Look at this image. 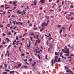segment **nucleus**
<instances>
[{"instance_id":"13","label":"nucleus","mask_w":74,"mask_h":74,"mask_svg":"<svg viewBox=\"0 0 74 74\" xmlns=\"http://www.w3.org/2000/svg\"><path fill=\"white\" fill-rule=\"evenodd\" d=\"M59 53V52H58V53H57V52H55V55H58Z\"/></svg>"},{"instance_id":"57","label":"nucleus","mask_w":74,"mask_h":74,"mask_svg":"<svg viewBox=\"0 0 74 74\" xmlns=\"http://www.w3.org/2000/svg\"><path fill=\"white\" fill-rule=\"evenodd\" d=\"M44 37V35H43V36H42V38H41V39H42H42H43V37Z\"/></svg>"},{"instance_id":"41","label":"nucleus","mask_w":74,"mask_h":74,"mask_svg":"<svg viewBox=\"0 0 74 74\" xmlns=\"http://www.w3.org/2000/svg\"><path fill=\"white\" fill-rule=\"evenodd\" d=\"M24 62H27V59H26L23 60Z\"/></svg>"},{"instance_id":"31","label":"nucleus","mask_w":74,"mask_h":74,"mask_svg":"<svg viewBox=\"0 0 74 74\" xmlns=\"http://www.w3.org/2000/svg\"><path fill=\"white\" fill-rule=\"evenodd\" d=\"M62 29L60 30V31L59 32L60 34H61V33H62Z\"/></svg>"},{"instance_id":"51","label":"nucleus","mask_w":74,"mask_h":74,"mask_svg":"<svg viewBox=\"0 0 74 74\" xmlns=\"http://www.w3.org/2000/svg\"><path fill=\"white\" fill-rule=\"evenodd\" d=\"M24 67L25 69H26V68H27V66H24Z\"/></svg>"},{"instance_id":"25","label":"nucleus","mask_w":74,"mask_h":74,"mask_svg":"<svg viewBox=\"0 0 74 74\" xmlns=\"http://www.w3.org/2000/svg\"><path fill=\"white\" fill-rule=\"evenodd\" d=\"M18 67H20V66H21V64H18Z\"/></svg>"},{"instance_id":"8","label":"nucleus","mask_w":74,"mask_h":74,"mask_svg":"<svg viewBox=\"0 0 74 74\" xmlns=\"http://www.w3.org/2000/svg\"><path fill=\"white\" fill-rule=\"evenodd\" d=\"M53 44H51L50 45L49 47L50 48H52L53 47Z\"/></svg>"},{"instance_id":"38","label":"nucleus","mask_w":74,"mask_h":74,"mask_svg":"<svg viewBox=\"0 0 74 74\" xmlns=\"http://www.w3.org/2000/svg\"><path fill=\"white\" fill-rule=\"evenodd\" d=\"M45 36H46V37H49V38H50V37H49V36H48V35L45 34Z\"/></svg>"},{"instance_id":"64","label":"nucleus","mask_w":74,"mask_h":74,"mask_svg":"<svg viewBox=\"0 0 74 74\" xmlns=\"http://www.w3.org/2000/svg\"><path fill=\"white\" fill-rule=\"evenodd\" d=\"M65 69H66V70H67V67L66 66H65Z\"/></svg>"},{"instance_id":"50","label":"nucleus","mask_w":74,"mask_h":74,"mask_svg":"<svg viewBox=\"0 0 74 74\" xmlns=\"http://www.w3.org/2000/svg\"><path fill=\"white\" fill-rule=\"evenodd\" d=\"M48 56H47V55H46L45 56V59H47V57Z\"/></svg>"},{"instance_id":"48","label":"nucleus","mask_w":74,"mask_h":74,"mask_svg":"<svg viewBox=\"0 0 74 74\" xmlns=\"http://www.w3.org/2000/svg\"><path fill=\"white\" fill-rule=\"evenodd\" d=\"M50 49H51V48L50 47L48 49V51H49H49H50Z\"/></svg>"},{"instance_id":"32","label":"nucleus","mask_w":74,"mask_h":74,"mask_svg":"<svg viewBox=\"0 0 74 74\" xmlns=\"http://www.w3.org/2000/svg\"><path fill=\"white\" fill-rule=\"evenodd\" d=\"M5 43H6L5 42H4V41L3 40V42H2L3 44H5Z\"/></svg>"},{"instance_id":"33","label":"nucleus","mask_w":74,"mask_h":74,"mask_svg":"<svg viewBox=\"0 0 74 74\" xmlns=\"http://www.w3.org/2000/svg\"><path fill=\"white\" fill-rule=\"evenodd\" d=\"M11 47V45H10L9 46H8V47L7 48V49L9 48V47Z\"/></svg>"},{"instance_id":"60","label":"nucleus","mask_w":74,"mask_h":74,"mask_svg":"<svg viewBox=\"0 0 74 74\" xmlns=\"http://www.w3.org/2000/svg\"><path fill=\"white\" fill-rule=\"evenodd\" d=\"M70 7H71V8H73V5H71L70 6Z\"/></svg>"},{"instance_id":"46","label":"nucleus","mask_w":74,"mask_h":74,"mask_svg":"<svg viewBox=\"0 0 74 74\" xmlns=\"http://www.w3.org/2000/svg\"><path fill=\"white\" fill-rule=\"evenodd\" d=\"M10 8L9 7H5V9H8V8Z\"/></svg>"},{"instance_id":"3","label":"nucleus","mask_w":74,"mask_h":74,"mask_svg":"<svg viewBox=\"0 0 74 74\" xmlns=\"http://www.w3.org/2000/svg\"><path fill=\"white\" fill-rule=\"evenodd\" d=\"M61 62V60H60V58H59L58 59V60H57V61H56V62H58V63H59V62Z\"/></svg>"},{"instance_id":"18","label":"nucleus","mask_w":74,"mask_h":74,"mask_svg":"<svg viewBox=\"0 0 74 74\" xmlns=\"http://www.w3.org/2000/svg\"><path fill=\"white\" fill-rule=\"evenodd\" d=\"M65 53H70V51H69V50H67L66 51H65Z\"/></svg>"},{"instance_id":"47","label":"nucleus","mask_w":74,"mask_h":74,"mask_svg":"<svg viewBox=\"0 0 74 74\" xmlns=\"http://www.w3.org/2000/svg\"><path fill=\"white\" fill-rule=\"evenodd\" d=\"M21 55L22 56H24V55H25V54H24V53H22L21 54Z\"/></svg>"},{"instance_id":"40","label":"nucleus","mask_w":74,"mask_h":74,"mask_svg":"<svg viewBox=\"0 0 74 74\" xmlns=\"http://www.w3.org/2000/svg\"><path fill=\"white\" fill-rule=\"evenodd\" d=\"M1 25V24H0V27H3V26Z\"/></svg>"},{"instance_id":"22","label":"nucleus","mask_w":74,"mask_h":74,"mask_svg":"<svg viewBox=\"0 0 74 74\" xmlns=\"http://www.w3.org/2000/svg\"><path fill=\"white\" fill-rule=\"evenodd\" d=\"M30 34L31 35V36H33L34 35V34L32 32H31Z\"/></svg>"},{"instance_id":"56","label":"nucleus","mask_w":74,"mask_h":74,"mask_svg":"<svg viewBox=\"0 0 74 74\" xmlns=\"http://www.w3.org/2000/svg\"><path fill=\"white\" fill-rule=\"evenodd\" d=\"M71 56H74V55L73 54H71Z\"/></svg>"},{"instance_id":"2","label":"nucleus","mask_w":74,"mask_h":74,"mask_svg":"<svg viewBox=\"0 0 74 74\" xmlns=\"http://www.w3.org/2000/svg\"><path fill=\"white\" fill-rule=\"evenodd\" d=\"M28 44H27V47L28 48V49H29L30 48H29V47H30V42H29Z\"/></svg>"},{"instance_id":"27","label":"nucleus","mask_w":74,"mask_h":74,"mask_svg":"<svg viewBox=\"0 0 74 74\" xmlns=\"http://www.w3.org/2000/svg\"><path fill=\"white\" fill-rule=\"evenodd\" d=\"M44 29V28L43 27V28H42L40 30V32H41V31H42Z\"/></svg>"},{"instance_id":"28","label":"nucleus","mask_w":74,"mask_h":74,"mask_svg":"<svg viewBox=\"0 0 74 74\" xmlns=\"http://www.w3.org/2000/svg\"><path fill=\"white\" fill-rule=\"evenodd\" d=\"M23 12L24 13V15H26V12L24 11V10H23Z\"/></svg>"},{"instance_id":"26","label":"nucleus","mask_w":74,"mask_h":74,"mask_svg":"<svg viewBox=\"0 0 74 74\" xmlns=\"http://www.w3.org/2000/svg\"><path fill=\"white\" fill-rule=\"evenodd\" d=\"M21 46H20V47H19V50H20V52H22V50L21 49Z\"/></svg>"},{"instance_id":"17","label":"nucleus","mask_w":74,"mask_h":74,"mask_svg":"<svg viewBox=\"0 0 74 74\" xmlns=\"http://www.w3.org/2000/svg\"><path fill=\"white\" fill-rule=\"evenodd\" d=\"M17 3H18L17 1H15L13 3V5H14V4H15Z\"/></svg>"},{"instance_id":"39","label":"nucleus","mask_w":74,"mask_h":74,"mask_svg":"<svg viewBox=\"0 0 74 74\" xmlns=\"http://www.w3.org/2000/svg\"><path fill=\"white\" fill-rule=\"evenodd\" d=\"M10 24H7V27H10Z\"/></svg>"},{"instance_id":"52","label":"nucleus","mask_w":74,"mask_h":74,"mask_svg":"<svg viewBox=\"0 0 74 74\" xmlns=\"http://www.w3.org/2000/svg\"><path fill=\"white\" fill-rule=\"evenodd\" d=\"M62 55H63V53L61 52L60 54V56H61Z\"/></svg>"},{"instance_id":"11","label":"nucleus","mask_w":74,"mask_h":74,"mask_svg":"<svg viewBox=\"0 0 74 74\" xmlns=\"http://www.w3.org/2000/svg\"><path fill=\"white\" fill-rule=\"evenodd\" d=\"M19 11H20V10H19L17 11V14H20L22 13V12H19Z\"/></svg>"},{"instance_id":"1","label":"nucleus","mask_w":74,"mask_h":74,"mask_svg":"<svg viewBox=\"0 0 74 74\" xmlns=\"http://www.w3.org/2000/svg\"><path fill=\"white\" fill-rule=\"evenodd\" d=\"M58 56H56L55 57V59H54V62H53V59H52V60H51V63L52 64V66H53V64H55L56 63V61H57V59H58Z\"/></svg>"},{"instance_id":"16","label":"nucleus","mask_w":74,"mask_h":74,"mask_svg":"<svg viewBox=\"0 0 74 74\" xmlns=\"http://www.w3.org/2000/svg\"><path fill=\"white\" fill-rule=\"evenodd\" d=\"M37 57H38V58L39 59H41V57H40V55H39V54H38L37 55Z\"/></svg>"},{"instance_id":"53","label":"nucleus","mask_w":74,"mask_h":74,"mask_svg":"<svg viewBox=\"0 0 74 74\" xmlns=\"http://www.w3.org/2000/svg\"><path fill=\"white\" fill-rule=\"evenodd\" d=\"M16 25H18V22H17V21L16 22Z\"/></svg>"},{"instance_id":"21","label":"nucleus","mask_w":74,"mask_h":74,"mask_svg":"<svg viewBox=\"0 0 74 74\" xmlns=\"http://www.w3.org/2000/svg\"><path fill=\"white\" fill-rule=\"evenodd\" d=\"M40 41H41V40H40V39H38V40H37V42L38 43H40Z\"/></svg>"},{"instance_id":"54","label":"nucleus","mask_w":74,"mask_h":74,"mask_svg":"<svg viewBox=\"0 0 74 74\" xmlns=\"http://www.w3.org/2000/svg\"><path fill=\"white\" fill-rule=\"evenodd\" d=\"M33 29L34 30H37V28H34V29Z\"/></svg>"},{"instance_id":"63","label":"nucleus","mask_w":74,"mask_h":74,"mask_svg":"<svg viewBox=\"0 0 74 74\" xmlns=\"http://www.w3.org/2000/svg\"><path fill=\"white\" fill-rule=\"evenodd\" d=\"M1 7H4V6L3 5H1Z\"/></svg>"},{"instance_id":"58","label":"nucleus","mask_w":74,"mask_h":74,"mask_svg":"<svg viewBox=\"0 0 74 74\" xmlns=\"http://www.w3.org/2000/svg\"><path fill=\"white\" fill-rule=\"evenodd\" d=\"M51 34H50L49 33V37H50V36H51Z\"/></svg>"},{"instance_id":"45","label":"nucleus","mask_w":74,"mask_h":74,"mask_svg":"<svg viewBox=\"0 0 74 74\" xmlns=\"http://www.w3.org/2000/svg\"><path fill=\"white\" fill-rule=\"evenodd\" d=\"M60 26H61V25H58L57 26V27H60Z\"/></svg>"},{"instance_id":"23","label":"nucleus","mask_w":74,"mask_h":74,"mask_svg":"<svg viewBox=\"0 0 74 74\" xmlns=\"http://www.w3.org/2000/svg\"><path fill=\"white\" fill-rule=\"evenodd\" d=\"M30 38L31 40L32 41H33V37H30Z\"/></svg>"},{"instance_id":"14","label":"nucleus","mask_w":74,"mask_h":74,"mask_svg":"<svg viewBox=\"0 0 74 74\" xmlns=\"http://www.w3.org/2000/svg\"><path fill=\"white\" fill-rule=\"evenodd\" d=\"M35 51H36V53H40V52L38 51V52H37V49Z\"/></svg>"},{"instance_id":"15","label":"nucleus","mask_w":74,"mask_h":74,"mask_svg":"<svg viewBox=\"0 0 74 74\" xmlns=\"http://www.w3.org/2000/svg\"><path fill=\"white\" fill-rule=\"evenodd\" d=\"M49 38H50L48 39L49 41H51V40H53V38H52L50 37Z\"/></svg>"},{"instance_id":"35","label":"nucleus","mask_w":74,"mask_h":74,"mask_svg":"<svg viewBox=\"0 0 74 74\" xmlns=\"http://www.w3.org/2000/svg\"><path fill=\"white\" fill-rule=\"evenodd\" d=\"M2 34H3V36H5L6 35V34H4V33H3Z\"/></svg>"},{"instance_id":"19","label":"nucleus","mask_w":74,"mask_h":74,"mask_svg":"<svg viewBox=\"0 0 74 74\" xmlns=\"http://www.w3.org/2000/svg\"><path fill=\"white\" fill-rule=\"evenodd\" d=\"M11 33L10 32H9L7 34V35H8V36H9L11 35Z\"/></svg>"},{"instance_id":"5","label":"nucleus","mask_w":74,"mask_h":74,"mask_svg":"<svg viewBox=\"0 0 74 74\" xmlns=\"http://www.w3.org/2000/svg\"><path fill=\"white\" fill-rule=\"evenodd\" d=\"M69 68H67V70H66V72H67L68 73H70V72H71V71L69 69H68Z\"/></svg>"},{"instance_id":"20","label":"nucleus","mask_w":74,"mask_h":74,"mask_svg":"<svg viewBox=\"0 0 74 74\" xmlns=\"http://www.w3.org/2000/svg\"><path fill=\"white\" fill-rule=\"evenodd\" d=\"M11 73H12V74H14V71H10V74H11Z\"/></svg>"},{"instance_id":"6","label":"nucleus","mask_w":74,"mask_h":74,"mask_svg":"<svg viewBox=\"0 0 74 74\" xmlns=\"http://www.w3.org/2000/svg\"><path fill=\"white\" fill-rule=\"evenodd\" d=\"M64 49L65 50H66V51H69V48H67V47L66 46H65L64 47Z\"/></svg>"},{"instance_id":"36","label":"nucleus","mask_w":74,"mask_h":74,"mask_svg":"<svg viewBox=\"0 0 74 74\" xmlns=\"http://www.w3.org/2000/svg\"><path fill=\"white\" fill-rule=\"evenodd\" d=\"M5 14V12H4L3 13H1V15H3V14Z\"/></svg>"},{"instance_id":"7","label":"nucleus","mask_w":74,"mask_h":74,"mask_svg":"<svg viewBox=\"0 0 74 74\" xmlns=\"http://www.w3.org/2000/svg\"><path fill=\"white\" fill-rule=\"evenodd\" d=\"M45 23H46L44 22L42 24L41 26H45Z\"/></svg>"},{"instance_id":"61","label":"nucleus","mask_w":74,"mask_h":74,"mask_svg":"<svg viewBox=\"0 0 74 74\" xmlns=\"http://www.w3.org/2000/svg\"><path fill=\"white\" fill-rule=\"evenodd\" d=\"M12 3V2H11V1L9 2V4H11Z\"/></svg>"},{"instance_id":"62","label":"nucleus","mask_w":74,"mask_h":74,"mask_svg":"<svg viewBox=\"0 0 74 74\" xmlns=\"http://www.w3.org/2000/svg\"><path fill=\"white\" fill-rule=\"evenodd\" d=\"M29 62H32V58H30L29 59Z\"/></svg>"},{"instance_id":"55","label":"nucleus","mask_w":74,"mask_h":74,"mask_svg":"<svg viewBox=\"0 0 74 74\" xmlns=\"http://www.w3.org/2000/svg\"><path fill=\"white\" fill-rule=\"evenodd\" d=\"M68 61H70V62H72V59H71L70 60H68Z\"/></svg>"},{"instance_id":"37","label":"nucleus","mask_w":74,"mask_h":74,"mask_svg":"<svg viewBox=\"0 0 74 74\" xmlns=\"http://www.w3.org/2000/svg\"><path fill=\"white\" fill-rule=\"evenodd\" d=\"M15 22H16V21H13V23L14 25H15Z\"/></svg>"},{"instance_id":"34","label":"nucleus","mask_w":74,"mask_h":74,"mask_svg":"<svg viewBox=\"0 0 74 74\" xmlns=\"http://www.w3.org/2000/svg\"><path fill=\"white\" fill-rule=\"evenodd\" d=\"M4 65L5 67H7V64H5Z\"/></svg>"},{"instance_id":"10","label":"nucleus","mask_w":74,"mask_h":74,"mask_svg":"<svg viewBox=\"0 0 74 74\" xmlns=\"http://www.w3.org/2000/svg\"><path fill=\"white\" fill-rule=\"evenodd\" d=\"M34 5H36V3H37V1L35 0L34 1Z\"/></svg>"},{"instance_id":"43","label":"nucleus","mask_w":74,"mask_h":74,"mask_svg":"<svg viewBox=\"0 0 74 74\" xmlns=\"http://www.w3.org/2000/svg\"><path fill=\"white\" fill-rule=\"evenodd\" d=\"M19 41H18L17 42V43L16 44V45H18V44H19Z\"/></svg>"},{"instance_id":"9","label":"nucleus","mask_w":74,"mask_h":74,"mask_svg":"<svg viewBox=\"0 0 74 74\" xmlns=\"http://www.w3.org/2000/svg\"><path fill=\"white\" fill-rule=\"evenodd\" d=\"M44 0H40V2L41 3H42V4H44Z\"/></svg>"},{"instance_id":"49","label":"nucleus","mask_w":74,"mask_h":74,"mask_svg":"<svg viewBox=\"0 0 74 74\" xmlns=\"http://www.w3.org/2000/svg\"><path fill=\"white\" fill-rule=\"evenodd\" d=\"M49 11H53H53H53V10H52V9H50L49 10Z\"/></svg>"},{"instance_id":"42","label":"nucleus","mask_w":74,"mask_h":74,"mask_svg":"<svg viewBox=\"0 0 74 74\" xmlns=\"http://www.w3.org/2000/svg\"><path fill=\"white\" fill-rule=\"evenodd\" d=\"M69 54L68 53H67V54H66L65 55L66 56H69Z\"/></svg>"},{"instance_id":"30","label":"nucleus","mask_w":74,"mask_h":74,"mask_svg":"<svg viewBox=\"0 0 74 74\" xmlns=\"http://www.w3.org/2000/svg\"><path fill=\"white\" fill-rule=\"evenodd\" d=\"M16 38L17 40H19V39L18 38V37L17 36L16 37Z\"/></svg>"},{"instance_id":"59","label":"nucleus","mask_w":74,"mask_h":74,"mask_svg":"<svg viewBox=\"0 0 74 74\" xmlns=\"http://www.w3.org/2000/svg\"><path fill=\"white\" fill-rule=\"evenodd\" d=\"M20 24L21 25H23V23L21 22H20Z\"/></svg>"},{"instance_id":"29","label":"nucleus","mask_w":74,"mask_h":74,"mask_svg":"<svg viewBox=\"0 0 74 74\" xmlns=\"http://www.w3.org/2000/svg\"><path fill=\"white\" fill-rule=\"evenodd\" d=\"M3 74H7V72H4L2 73Z\"/></svg>"},{"instance_id":"4","label":"nucleus","mask_w":74,"mask_h":74,"mask_svg":"<svg viewBox=\"0 0 74 74\" xmlns=\"http://www.w3.org/2000/svg\"><path fill=\"white\" fill-rule=\"evenodd\" d=\"M6 54L8 55L7 56L8 57H9V55H10V53H9V51L8 50H7L6 52Z\"/></svg>"},{"instance_id":"12","label":"nucleus","mask_w":74,"mask_h":74,"mask_svg":"<svg viewBox=\"0 0 74 74\" xmlns=\"http://www.w3.org/2000/svg\"><path fill=\"white\" fill-rule=\"evenodd\" d=\"M36 62H34L33 64H32V66H33V67L34 68V66L35 65V64H36Z\"/></svg>"},{"instance_id":"24","label":"nucleus","mask_w":74,"mask_h":74,"mask_svg":"<svg viewBox=\"0 0 74 74\" xmlns=\"http://www.w3.org/2000/svg\"><path fill=\"white\" fill-rule=\"evenodd\" d=\"M5 40H7V42H8V41H9V39H8V38H6Z\"/></svg>"},{"instance_id":"44","label":"nucleus","mask_w":74,"mask_h":74,"mask_svg":"<svg viewBox=\"0 0 74 74\" xmlns=\"http://www.w3.org/2000/svg\"><path fill=\"white\" fill-rule=\"evenodd\" d=\"M13 27H14L13 26H12L10 27V29H12V28H13Z\"/></svg>"}]
</instances>
